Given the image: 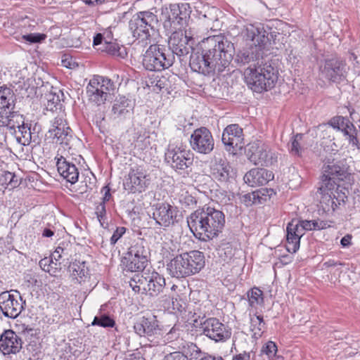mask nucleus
Masks as SVG:
<instances>
[{
  "label": "nucleus",
  "instance_id": "41",
  "mask_svg": "<svg viewBox=\"0 0 360 360\" xmlns=\"http://www.w3.org/2000/svg\"><path fill=\"white\" fill-rule=\"evenodd\" d=\"M248 302L250 307H255L264 302L263 292L258 288L254 287L247 292Z\"/></svg>",
  "mask_w": 360,
  "mask_h": 360
},
{
  "label": "nucleus",
  "instance_id": "37",
  "mask_svg": "<svg viewBox=\"0 0 360 360\" xmlns=\"http://www.w3.org/2000/svg\"><path fill=\"white\" fill-rule=\"evenodd\" d=\"M130 108V101L124 96H122L115 100L112 113L115 118L120 117L129 113Z\"/></svg>",
  "mask_w": 360,
  "mask_h": 360
},
{
  "label": "nucleus",
  "instance_id": "49",
  "mask_svg": "<svg viewBox=\"0 0 360 360\" xmlns=\"http://www.w3.org/2000/svg\"><path fill=\"white\" fill-rule=\"evenodd\" d=\"M259 199V195L255 193H246L240 198V201L245 206L249 207L257 202Z\"/></svg>",
  "mask_w": 360,
  "mask_h": 360
},
{
  "label": "nucleus",
  "instance_id": "64",
  "mask_svg": "<svg viewBox=\"0 0 360 360\" xmlns=\"http://www.w3.org/2000/svg\"><path fill=\"white\" fill-rule=\"evenodd\" d=\"M200 360H224L221 356H214L212 355H207L201 358Z\"/></svg>",
  "mask_w": 360,
  "mask_h": 360
},
{
  "label": "nucleus",
  "instance_id": "6",
  "mask_svg": "<svg viewBox=\"0 0 360 360\" xmlns=\"http://www.w3.org/2000/svg\"><path fill=\"white\" fill-rule=\"evenodd\" d=\"M174 62V54L166 46L151 44L143 58V65L149 71H162L168 69Z\"/></svg>",
  "mask_w": 360,
  "mask_h": 360
},
{
  "label": "nucleus",
  "instance_id": "42",
  "mask_svg": "<svg viewBox=\"0 0 360 360\" xmlns=\"http://www.w3.org/2000/svg\"><path fill=\"white\" fill-rule=\"evenodd\" d=\"M91 325L103 328H113L115 326V321L109 315L102 314L94 317Z\"/></svg>",
  "mask_w": 360,
  "mask_h": 360
},
{
  "label": "nucleus",
  "instance_id": "33",
  "mask_svg": "<svg viewBox=\"0 0 360 360\" xmlns=\"http://www.w3.org/2000/svg\"><path fill=\"white\" fill-rule=\"evenodd\" d=\"M75 253V245L70 240H63L58 243L54 252L52 253L55 261L60 264V260L63 262L69 261Z\"/></svg>",
  "mask_w": 360,
  "mask_h": 360
},
{
  "label": "nucleus",
  "instance_id": "5",
  "mask_svg": "<svg viewBox=\"0 0 360 360\" xmlns=\"http://www.w3.org/2000/svg\"><path fill=\"white\" fill-rule=\"evenodd\" d=\"M158 22L157 15L153 13L148 11H141L130 19L129 29L133 37L148 44V41L150 42V37L155 32V26Z\"/></svg>",
  "mask_w": 360,
  "mask_h": 360
},
{
  "label": "nucleus",
  "instance_id": "23",
  "mask_svg": "<svg viewBox=\"0 0 360 360\" xmlns=\"http://www.w3.org/2000/svg\"><path fill=\"white\" fill-rule=\"evenodd\" d=\"M299 220L294 219L287 225L286 228V250L295 253L300 248V239L303 236L302 229H300Z\"/></svg>",
  "mask_w": 360,
  "mask_h": 360
},
{
  "label": "nucleus",
  "instance_id": "8",
  "mask_svg": "<svg viewBox=\"0 0 360 360\" xmlns=\"http://www.w3.org/2000/svg\"><path fill=\"white\" fill-rule=\"evenodd\" d=\"M319 77L329 82L340 84L346 79V65L338 58L324 59L319 63Z\"/></svg>",
  "mask_w": 360,
  "mask_h": 360
},
{
  "label": "nucleus",
  "instance_id": "16",
  "mask_svg": "<svg viewBox=\"0 0 360 360\" xmlns=\"http://www.w3.org/2000/svg\"><path fill=\"white\" fill-rule=\"evenodd\" d=\"M191 148L196 153L210 154L214 149V140L210 131L206 127L195 129L191 136Z\"/></svg>",
  "mask_w": 360,
  "mask_h": 360
},
{
  "label": "nucleus",
  "instance_id": "14",
  "mask_svg": "<svg viewBox=\"0 0 360 360\" xmlns=\"http://www.w3.org/2000/svg\"><path fill=\"white\" fill-rule=\"evenodd\" d=\"M148 263V252L141 245L136 243L130 247L122 259L124 269L128 271H143Z\"/></svg>",
  "mask_w": 360,
  "mask_h": 360
},
{
  "label": "nucleus",
  "instance_id": "44",
  "mask_svg": "<svg viewBox=\"0 0 360 360\" xmlns=\"http://www.w3.org/2000/svg\"><path fill=\"white\" fill-rule=\"evenodd\" d=\"M302 134H297L292 138L290 143L288 144V150L292 155L300 156L301 155L302 148L300 141L302 140Z\"/></svg>",
  "mask_w": 360,
  "mask_h": 360
},
{
  "label": "nucleus",
  "instance_id": "47",
  "mask_svg": "<svg viewBox=\"0 0 360 360\" xmlns=\"http://www.w3.org/2000/svg\"><path fill=\"white\" fill-rule=\"evenodd\" d=\"M180 4H171L170 5V11H169V13L168 14V19L169 20L173 23V24H176L179 25V9H180V7H179Z\"/></svg>",
  "mask_w": 360,
  "mask_h": 360
},
{
  "label": "nucleus",
  "instance_id": "26",
  "mask_svg": "<svg viewBox=\"0 0 360 360\" xmlns=\"http://www.w3.org/2000/svg\"><path fill=\"white\" fill-rule=\"evenodd\" d=\"M331 125L342 131L349 138V141L353 146H356L358 140L356 138V129L354 124L347 118L342 116L334 117L332 120Z\"/></svg>",
  "mask_w": 360,
  "mask_h": 360
},
{
  "label": "nucleus",
  "instance_id": "50",
  "mask_svg": "<svg viewBox=\"0 0 360 360\" xmlns=\"http://www.w3.org/2000/svg\"><path fill=\"white\" fill-rule=\"evenodd\" d=\"M179 9V25H184L186 22L187 19L189 18V6L187 4H181Z\"/></svg>",
  "mask_w": 360,
  "mask_h": 360
},
{
  "label": "nucleus",
  "instance_id": "15",
  "mask_svg": "<svg viewBox=\"0 0 360 360\" xmlns=\"http://www.w3.org/2000/svg\"><path fill=\"white\" fill-rule=\"evenodd\" d=\"M210 174L212 179L222 186L233 183L236 172L225 159L215 158L210 163Z\"/></svg>",
  "mask_w": 360,
  "mask_h": 360
},
{
  "label": "nucleus",
  "instance_id": "55",
  "mask_svg": "<svg viewBox=\"0 0 360 360\" xmlns=\"http://www.w3.org/2000/svg\"><path fill=\"white\" fill-rule=\"evenodd\" d=\"M312 222V220H299L298 226L300 229H302L303 236L304 235L306 231H313Z\"/></svg>",
  "mask_w": 360,
  "mask_h": 360
},
{
  "label": "nucleus",
  "instance_id": "17",
  "mask_svg": "<svg viewBox=\"0 0 360 360\" xmlns=\"http://www.w3.org/2000/svg\"><path fill=\"white\" fill-rule=\"evenodd\" d=\"M202 334L210 339L218 342H225L231 336V330L228 326L216 318H209L201 323Z\"/></svg>",
  "mask_w": 360,
  "mask_h": 360
},
{
  "label": "nucleus",
  "instance_id": "12",
  "mask_svg": "<svg viewBox=\"0 0 360 360\" xmlns=\"http://www.w3.org/2000/svg\"><path fill=\"white\" fill-rule=\"evenodd\" d=\"M152 217L155 224L164 229L178 223L179 210L167 202H158L152 206Z\"/></svg>",
  "mask_w": 360,
  "mask_h": 360
},
{
  "label": "nucleus",
  "instance_id": "53",
  "mask_svg": "<svg viewBox=\"0 0 360 360\" xmlns=\"http://www.w3.org/2000/svg\"><path fill=\"white\" fill-rule=\"evenodd\" d=\"M162 360H191L181 352H173L166 354Z\"/></svg>",
  "mask_w": 360,
  "mask_h": 360
},
{
  "label": "nucleus",
  "instance_id": "22",
  "mask_svg": "<svg viewBox=\"0 0 360 360\" xmlns=\"http://www.w3.org/2000/svg\"><path fill=\"white\" fill-rule=\"evenodd\" d=\"M22 345V339L11 330H6L0 337V351L4 355L19 352Z\"/></svg>",
  "mask_w": 360,
  "mask_h": 360
},
{
  "label": "nucleus",
  "instance_id": "63",
  "mask_svg": "<svg viewBox=\"0 0 360 360\" xmlns=\"http://www.w3.org/2000/svg\"><path fill=\"white\" fill-rule=\"evenodd\" d=\"M321 230L330 227L329 221L317 219Z\"/></svg>",
  "mask_w": 360,
  "mask_h": 360
},
{
  "label": "nucleus",
  "instance_id": "43",
  "mask_svg": "<svg viewBox=\"0 0 360 360\" xmlns=\"http://www.w3.org/2000/svg\"><path fill=\"white\" fill-rule=\"evenodd\" d=\"M54 259L51 255V257H44L39 261V266L41 269L46 272L49 273L51 275H54L58 269V262L53 261Z\"/></svg>",
  "mask_w": 360,
  "mask_h": 360
},
{
  "label": "nucleus",
  "instance_id": "19",
  "mask_svg": "<svg viewBox=\"0 0 360 360\" xmlns=\"http://www.w3.org/2000/svg\"><path fill=\"white\" fill-rule=\"evenodd\" d=\"M247 156L255 165L267 167L276 161L275 153L264 144L252 145L248 149Z\"/></svg>",
  "mask_w": 360,
  "mask_h": 360
},
{
  "label": "nucleus",
  "instance_id": "27",
  "mask_svg": "<svg viewBox=\"0 0 360 360\" xmlns=\"http://www.w3.org/2000/svg\"><path fill=\"white\" fill-rule=\"evenodd\" d=\"M245 37L248 40L252 42L250 46H252L255 49H257L260 53H262L263 46L268 41L267 33L264 27H256L252 25L247 27Z\"/></svg>",
  "mask_w": 360,
  "mask_h": 360
},
{
  "label": "nucleus",
  "instance_id": "4",
  "mask_svg": "<svg viewBox=\"0 0 360 360\" xmlns=\"http://www.w3.org/2000/svg\"><path fill=\"white\" fill-rule=\"evenodd\" d=\"M129 285L134 292L153 297L162 292L165 286V279L155 271H143L130 280Z\"/></svg>",
  "mask_w": 360,
  "mask_h": 360
},
{
  "label": "nucleus",
  "instance_id": "25",
  "mask_svg": "<svg viewBox=\"0 0 360 360\" xmlns=\"http://www.w3.org/2000/svg\"><path fill=\"white\" fill-rule=\"evenodd\" d=\"M167 270L171 276L176 278L191 276L183 253L176 255L169 261L167 264Z\"/></svg>",
  "mask_w": 360,
  "mask_h": 360
},
{
  "label": "nucleus",
  "instance_id": "40",
  "mask_svg": "<svg viewBox=\"0 0 360 360\" xmlns=\"http://www.w3.org/2000/svg\"><path fill=\"white\" fill-rule=\"evenodd\" d=\"M265 329V322L261 315H255L250 318V330L254 336L260 337Z\"/></svg>",
  "mask_w": 360,
  "mask_h": 360
},
{
  "label": "nucleus",
  "instance_id": "54",
  "mask_svg": "<svg viewBox=\"0 0 360 360\" xmlns=\"http://www.w3.org/2000/svg\"><path fill=\"white\" fill-rule=\"evenodd\" d=\"M127 229L124 226H118L116 228L110 239V244L114 245L120 238L125 233Z\"/></svg>",
  "mask_w": 360,
  "mask_h": 360
},
{
  "label": "nucleus",
  "instance_id": "11",
  "mask_svg": "<svg viewBox=\"0 0 360 360\" xmlns=\"http://www.w3.org/2000/svg\"><path fill=\"white\" fill-rule=\"evenodd\" d=\"M150 184L149 175L142 166L131 167L125 177L123 186L129 193H141L146 191Z\"/></svg>",
  "mask_w": 360,
  "mask_h": 360
},
{
  "label": "nucleus",
  "instance_id": "34",
  "mask_svg": "<svg viewBox=\"0 0 360 360\" xmlns=\"http://www.w3.org/2000/svg\"><path fill=\"white\" fill-rule=\"evenodd\" d=\"M48 134L49 137L53 139V142L68 148H71L74 137L69 127L62 129L61 131H60V129H56V131H49Z\"/></svg>",
  "mask_w": 360,
  "mask_h": 360
},
{
  "label": "nucleus",
  "instance_id": "29",
  "mask_svg": "<svg viewBox=\"0 0 360 360\" xmlns=\"http://www.w3.org/2000/svg\"><path fill=\"white\" fill-rule=\"evenodd\" d=\"M333 187L321 184L316 192V197L325 212L335 211L337 209L333 195Z\"/></svg>",
  "mask_w": 360,
  "mask_h": 360
},
{
  "label": "nucleus",
  "instance_id": "60",
  "mask_svg": "<svg viewBox=\"0 0 360 360\" xmlns=\"http://www.w3.org/2000/svg\"><path fill=\"white\" fill-rule=\"evenodd\" d=\"M250 353L247 352H243L238 354L234 355L233 356L232 360H250Z\"/></svg>",
  "mask_w": 360,
  "mask_h": 360
},
{
  "label": "nucleus",
  "instance_id": "13",
  "mask_svg": "<svg viewBox=\"0 0 360 360\" xmlns=\"http://www.w3.org/2000/svg\"><path fill=\"white\" fill-rule=\"evenodd\" d=\"M195 43L193 37L191 34V31L185 30L174 32L169 38L168 49L172 54L178 56L181 60V57L187 56L191 51L193 50V46Z\"/></svg>",
  "mask_w": 360,
  "mask_h": 360
},
{
  "label": "nucleus",
  "instance_id": "7",
  "mask_svg": "<svg viewBox=\"0 0 360 360\" xmlns=\"http://www.w3.org/2000/svg\"><path fill=\"white\" fill-rule=\"evenodd\" d=\"M116 89L115 83L108 77L95 75L86 86V95L91 103L100 106L108 101Z\"/></svg>",
  "mask_w": 360,
  "mask_h": 360
},
{
  "label": "nucleus",
  "instance_id": "24",
  "mask_svg": "<svg viewBox=\"0 0 360 360\" xmlns=\"http://www.w3.org/2000/svg\"><path fill=\"white\" fill-rule=\"evenodd\" d=\"M272 172L264 168L252 169L244 176V181L252 187L263 186L273 180Z\"/></svg>",
  "mask_w": 360,
  "mask_h": 360
},
{
  "label": "nucleus",
  "instance_id": "10",
  "mask_svg": "<svg viewBox=\"0 0 360 360\" xmlns=\"http://www.w3.org/2000/svg\"><path fill=\"white\" fill-rule=\"evenodd\" d=\"M25 305V301L16 290L0 293V310L6 317L17 318L24 309Z\"/></svg>",
  "mask_w": 360,
  "mask_h": 360
},
{
  "label": "nucleus",
  "instance_id": "58",
  "mask_svg": "<svg viewBox=\"0 0 360 360\" xmlns=\"http://www.w3.org/2000/svg\"><path fill=\"white\" fill-rule=\"evenodd\" d=\"M95 214L96 217H101L106 214L105 204L100 202L99 205L96 207Z\"/></svg>",
  "mask_w": 360,
  "mask_h": 360
},
{
  "label": "nucleus",
  "instance_id": "9",
  "mask_svg": "<svg viewBox=\"0 0 360 360\" xmlns=\"http://www.w3.org/2000/svg\"><path fill=\"white\" fill-rule=\"evenodd\" d=\"M165 162L175 171L180 172L193 165V155L186 147L169 144L165 154Z\"/></svg>",
  "mask_w": 360,
  "mask_h": 360
},
{
  "label": "nucleus",
  "instance_id": "62",
  "mask_svg": "<svg viewBox=\"0 0 360 360\" xmlns=\"http://www.w3.org/2000/svg\"><path fill=\"white\" fill-rule=\"evenodd\" d=\"M99 222H100V224L101 226L105 229L107 228L108 225V220H107V216L106 214H105L104 216L102 215V217H97Z\"/></svg>",
  "mask_w": 360,
  "mask_h": 360
},
{
  "label": "nucleus",
  "instance_id": "57",
  "mask_svg": "<svg viewBox=\"0 0 360 360\" xmlns=\"http://www.w3.org/2000/svg\"><path fill=\"white\" fill-rule=\"evenodd\" d=\"M101 192L104 193V194L102 198V201L101 202L105 204V202H108L112 197L110 193V188L108 186H105L103 187Z\"/></svg>",
  "mask_w": 360,
  "mask_h": 360
},
{
  "label": "nucleus",
  "instance_id": "28",
  "mask_svg": "<svg viewBox=\"0 0 360 360\" xmlns=\"http://www.w3.org/2000/svg\"><path fill=\"white\" fill-rule=\"evenodd\" d=\"M56 166L59 174L68 182L74 184L78 181L79 170L75 164L61 156L58 159Z\"/></svg>",
  "mask_w": 360,
  "mask_h": 360
},
{
  "label": "nucleus",
  "instance_id": "52",
  "mask_svg": "<svg viewBox=\"0 0 360 360\" xmlns=\"http://www.w3.org/2000/svg\"><path fill=\"white\" fill-rule=\"evenodd\" d=\"M45 34L39 33H32L22 36V39L30 43H39L45 39Z\"/></svg>",
  "mask_w": 360,
  "mask_h": 360
},
{
  "label": "nucleus",
  "instance_id": "61",
  "mask_svg": "<svg viewBox=\"0 0 360 360\" xmlns=\"http://www.w3.org/2000/svg\"><path fill=\"white\" fill-rule=\"evenodd\" d=\"M103 43H104L103 42V37L102 34H101V33L96 34L94 37L93 45L94 46L101 45V47H103Z\"/></svg>",
  "mask_w": 360,
  "mask_h": 360
},
{
  "label": "nucleus",
  "instance_id": "45",
  "mask_svg": "<svg viewBox=\"0 0 360 360\" xmlns=\"http://www.w3.org/2000/svg\"><path fill=\"white\" fill-rule=\"evenodd\" d=\"M1 181L11 188L17 187L20 184L19 178L13 172L4 171L2 173Z\"/></svg>",
  "mask_w": 360,
  "mask_h": 360
},
{
  "label": "nucleus",
  "instance_id": "31",
  "mask_svg": "<svg viewBox=\"0 0 360 360\" xmlns=\"http://www.w3.org/2000/svg\"><path fill=\"white\" fill-rule=\"evenodd\" d=\"M187 266L190 270V274L194 275L198 273L205 266V256L203 252L199 250H191L184 252Z\"/></svg>",
  "mask_w": 360,
  "mask_h": 360
},
{
  "label": "nucleus",
  "instance_id": "18",
  "mask_svg": "<svg viewBox=\"0 0 360 360\" xmlns=\"http://www.w3.org/2000/svg\"><path fill=\"white\" fill-rule=\"evenodd\" d=\"M221 140L226 150L235 154L244 146L243 129L236 124L228 125L224 129Z\"/></svg>",
  "mask_w": 360,
  "mask_h": 360
},
{
  "label": "nucleus",
  "instance_id": "2",
  "mask_svg": "<svg viewBox=\"0 0 360 360\" xmlns=\"http://www.w3.org/2000/svg\"><path fill=\"white\" fill-rule=\"evenodd\" d=\"M225 221L223 212L211 207L196 210L187 217L191 231L201 241H209L218 236Z\"/></svg>",
  "mask_w": 360,
  "mask_h": 360
},
{
  "label": "nucleus",
  "instance_id": "51",
  "mask_svg": "<svg viewBox=\"0 0 360 360\" xmlns=\"http://www.w3.org/2000/svg\"><path fill=\"white\" fill-rule=\"evenodd\" d=\"M66 121L61 116H58L54 118L52 121L51 128L49 129V131H56V129H59L61 131L62 129H65V127H68Z\"/></svg>",
  "mask_w": 360,
  "mask_h": 360
},
{
  "label": "nucleus",
  "instance_id": "39",
  "mask_svg": "<svg viewBox=\"0 0 360 360\" xmlns=\"http://www.w3.org/2000/svg\"><path fill=\"white\" fill-rule=\"evenodd\" d=\"M69 271L71 273L72 276H74L76 279L78 278L82 279L85 278L88 274V268L86 266V263L84 262H75L70 264Z\"/></svg>",
  "mask_w": 360,
  "mask_h": 360
},
{
  "label": "nucleus",
  "instance_id": "20",
  "mask_svg": "<svg viewBox=\"0 0 360 360\" xmlns=\"http://www.w3.org/2000/svg\"><path fill=\"white\" fill-rule=\"evenodd\" d=\"M347 167L341 162H329L323 168L321 183L335 186L338 181L344 180L347 176Z\"/></svg>",
  "mask_w": 360,
  "mask_h": 360
},
{
  "label": "nucleus",
  "instance_id": "35",
  "mask_svg": "<svg viewBox=\"0 0 360 360\" xmlns=\"http://www.w3.org/2000/svg\"><path fill=\"white\" fill-rule=\"evenodd\" d=\"M262 53L250 46L248 49L239 51L236 56L235 61L240 65H245L251 62H258Z\"/></svg>",
  "mask_w": 360,
  "mask_h": 360
},
{
  "label": "nucleus",
  "instance_id": "46",
  "mask_svg": "<svg viewBox=\"0 0 360 360\" xmlns=\"http://www.w3.org/2000/svg\"><path fill=\"white\" fill-rule=\"evenodd\" d=\"M333 195L337 207L342 203H345L347 196L342 189L340 188L338 184H335L333 189Z\"/></svg>",
  "mask_w": 360,
  "mask_h": 360
},
{
  "label": "nucleus",
  "instance_id": "21",
  "mask_svg": "<svg viewBox=\"0 0 360 360\" xmlns=\"http://www.w3.org/2000/svg\"><path fill=\"white\" fill-rule=\"evenodd\" d=\"M134 332L140 337H153L160 334L162 327L155 316L140 318L134 325Z\"/></svg>",
  "mask_w": 360,
  "mask_h": 360
},
{
  "label": "nucleus",
  "instance_id": "56",
  "mask_svg": "<svg viewBox=\"0 0 360 360\" xmlns=\"http://www.w3.org/2000/svg\"><path fill=\"white\" fill-rule=\"evenodd\" d=\"M47 100L49 106L53 105L56 108L58 105H60V96L57 95L56 93L50 94Z\"/></svg>",
  "mask_w": 360,
  "mask_h": 360
},
{
  "label": "nucleus",
  "instance_id": "1",
  "mask_svg": "<svg viewBox=\"0 0 360 360\" xmlns=\"http://www.w3.org/2000/svg\"><path fill=\"white\" fill-rule=\"evenodd\" d=\"M200 46L202 51H193L190 56L189 65L194 72L209 75L217 67L226 68L232 59L233 44L221 36L209 37Z\"/></svg>",
  "mask_w": 360,
  "mask_h": 360
},
{
  "label": "nucleus",
  "instance_id": "48",
  "mask_svg": "<svg viewBox=\"0 0 360 360\" xmlns=\"http://www.w3.org/2000/svg\"><path fill=\"white\" fill-rule=\"evenodd\" d=\"M262 352L268 356L269 359L274 358L277 352V346L272 341L267 342L262 348Z\"/></svg>",
  "mask_w": 360,
  "mask_h": 360
},
{
  "label": "nucleus",
  "instance_id": "36",
  "mask_svg": "<svg viewBox=\"0 0 360 360\" xmlns=\"http://www.w3.org/2000/svg\"><path fill=\"white\" fill-rule=\"evenodd\" d=\"M98 49L101 50V51L106 52L109 55L120 58H124L127 55L126 48L122 45H120L115 41H104L103 47H99Z\"/></svg>",
  "mask_w": 360,
  "mask_h": 360
},
{
  "label": "nucleus",
  "instance_id": "30",
  "mask_svg": "<svg viewBox=\"0 0 360 360\" xmlns=\"http://www.w3.org/2000/svg\"><path fill=\"white\" fill-rule=\"evenodd\" d=\"M25 124L23 115L11 110L7 115H0L1 126L6 127L11 134H16L17 130Z\"/></svg>",
  "mask_w": 360,
  "mask_h": 360
},
{
  "label": "nucleus",
  "instance_id": "59",
  "mask_svg": "<svg viewBox=\"0 0 360 360\" xmlns=\"http://www.w3.org/2000/svg\"><path fill=\"white\" fill-rule=\"evenodd\" d=\"M352 236L350 234H347L340 240V244L342 248H348L351 245Z\"/></svg>",
  "mask_w": 360,
  "mask_h": 360
},
{
  "label": "nucleus",
  "instance_id": "38",
  "mask_svg": "<svg viewBox=\"0 0 360 360\" xmlns=\"http://www.w3.org/2000/svg\"><path fill=\"white\" fill-rule=\"evenodd\" d=\"M17 141L23 145L28 146L32 141H35L36 136L31 132L30 128L24 124L17 130V134H13Z\"/></svg>",
  "mask_w": 360,
  "mask_h": 360
},
{
  "label": "nucleus",
  "instance_id": "3",
  "mask_svg": "<svg viewBox=\"0 0 360 360\" xmlns=\"http://www.w3.org/2000/svg\"><path fill=\"white\" fill-rule=\"evenodd\" d=\"M248 86L255 92L262 93L275 86L278 79V71L269 63L259 61L250 65L244 72Z\"/></svg>",
  "mask_w": 360,
  "mask_h": 360
},
{
  "label": "nucleus",
  "instance_id": "32",
  "mask_svg": "<svg viewBox=\"0 0 360 360\" xmlns=\"http://www.w3.org/2000/svg\"><path fill=\"white\" fill-rule=\"evenodd\" d=\"M16 96L12 89L3 86L0 87V115H7L15 108Z\"/></svg>",
  "mask_w": 360,
  "mask_h": 360
}]
</instances>
